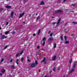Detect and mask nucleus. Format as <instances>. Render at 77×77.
Returning <instances> with one entry per match:
<instances>
[{
	"mask_svg": "<svg viewBox=\"0 0 77 77\" xmlns=\"http://www.w3.org/2000/svg\"><path fill=\"white\" fill-rule=\"evenodd\" d=\"M53 39V38L52 37H49L48 38L49 40H50V41H52Z\"/></svg>",
	"mask_w": 77,
	"mask_h": 77,
	"instance_id": "obj_19",
	"label": "nucleus"
},
{
	"mask_svg": "<svg viewBox=\"0 0 77 77\" xmlns=\"http://www.w3.org/2000/svg\"><path fill=\"white\" fill-rule=\"evenodd\" d=\"M66 0H63V2H66Z\"/></svg>",
	"mask_w": 77,
	"mask_h": 77,
	"instance_id": "obj_49",
	"label": "nucleus"
},
{
	"mask_svg": "<svg viewBox=\"0 0 77 77\" xmlns=\"http://www.w3.org/2000/svg\"><path fill=\"white\" fill-rule=\"evenodd\" d=\"M36 66V65L35 63H33L31 64V67L32 68H34V67H35Z\"/></svg>",
	"mask_w": 77,
	"mask_h": 77,
	"instance_id": "obj_4",
	"label": "nucleus"
},
{
	"mask_svg": "<svg viewBox=\"0 0 77 77\" xmlns=\"http://www.w3.org/2000/svg\"><path fill=\"white\" fill-rule=\"evenodd\" d=\"M65 77V75L63 76V77Z\"/></svg>",
	"mask_w": 77,
	"mask_h": 77,
	"instance_id": "obj_62",
	"label": "nucleus"
},
{
	"mask_svg": "<svg viewBox=\"0 0 77 77\" xmlns=\"http://www.w3.org/2000/svg\"><path fill=\"white\" fill-rule=\"evenodd\" d=\"M54 48H56V43H54Z\"/></svg>",
	"mask_w": 77,
	"mask_h": 77,
	"instance_id": "obj_22",
	"label": "nucleus"
},
{
	"mask_svg": "<svg viewBox=\"0 0 77 77\" xmlns=\"http://www.w3.org/2000/svg\"><path fill=\"white\" fill-rule=\"evenodd\" d=\"M7 37L5 36L4 35H2L1 37L2 39H5V38H6Z\"/></svg>",
	"mask_w": 77,
	"mask_h": 77,
	"instance_id": "obj_6",
	"label": "nucleus"
},
{
	"mask_svg": "<svg viewBox=\"0 0 77 77\" xmlns=\"http://www.w3.org/2000/svg\"><path fill=\"white\" fill-rule=\"evenodd\" d=\"M24 14V13H23L22 14H20L19 15L20 16L19 18H21V17H23Z\"/></svg>",
	"mask_w": 77,
	"mask_h": 77,
	"instance_id": "obj_7",
	"label": "nucleus"
},
{
	"mask_svg": "<svg viewBox=\"0 0 77 77\" xmlns=\"http://www.w3.org/2000/svg\"><path fill=\"white\" fill-rule=\"evenodd\" d=\"M45 59H46V58H45V57H44L43 60L41 62H44L45 61Z\"/></svg>",
	"mask_w": 77,
	"mask_h": 77,
	"instance_id": "obj_11",
	"label": "nucleus"
},
{
	"mask_svg": "<svg viewBox=\"0 0 77 77\" xmlns=\"http://www.w3.org/2000/svg\"><path fill=\"white\" fill-rule=\"evenodd\" d=\"M73 35H74V34H72L71 36H73Z\"/></svg>",
	"mask_w": 77,
	"mask_h": 77,
	"instance_id": "obj_53",
	"label": "nucleus"
},
{
	"mask_svg": "<svg viewBox=\"0 0 77 77\" xmlns=\"http://www.w3.org/2000/svg\"><path fill=\"white\" fill-rule=\"evenodd\" d=\"M9 32H10L9 31H7L5 32V35H7V34H8L9 33Z\"/></svg>",
	"mask_w": 77,
	"mask_h": 77,
	"instance_id": "obj_21",
	"label": "nucleus"
},
{
	"mask_svg": "<svg viewBox=\"0 0 77 77\" xmlns=\"http://www.w3.org/2000/svg\"><path fill=\"white\" fill-rule=\"evenodd\" d=\"M67 23H65V24L64 25V26H66V25H67Z\"/></svg>",
	"mask_w": 77,
	"mask_h": 77,
	"instance_id": "obj_47",
	"label": "nucleus"
},
{
	"mask_svg": "<svg viewBox=\"0 0 77 77\" xmlns=\"http://www.w3.org/2000/svg\"><path fill=\"white\" fill-rule=\"evenodd\" d=\"M0 75H1V76L2 75V73H0Z\"/></svg>",
	"mask_w": 77,
	"mask_h": 77,
	"instance_id": "obj_50",
	"label": "nucleus"
},
{
	"mask_svg": "<svg viewBox=\"0 0 77 77\" xmlns=\"http://www.w3.org/2000/svg\"><path fill=\"white\" fill-rule=\"evenodd\" d=\"M71 6H73V7H75L76 6H77V4H71Z\"/></svg>",
	"mask_w": 77,
	"mask_h": 77,
	"instance_id": "obj_9",
	"label": "nucleus"
},
{
	"mask_svg": "<svg viewBox=\"0 0 77 77\" xmlns=\"http://www.w3.org/2000/svg\"><path fill=\"white\" fill-rule=\"evenodd\" d=\"M29 17H31V15H29Z\"/></svg>",
	"mask_w": 77,
	"mask_h": 77,
	"instance_id": "obj_57",
	"label": "nucleus"
},
{
	"mask_svg": "<svg viewBox=\"0 0 77 77\" xmlns=\"http://www.w3.org/2000/svg\"><path fill=\"white\" fill-rule=\"evenodd\" d=\"M29 57H27V59H29Z\"/></svg>",
	"mask_w": 77,
	"mask_h": 77,
	"instance_id": "obj_52",
	"label": "nucleus"
},
{
	"mask_svg": "<svg viewBox=\"0 0 77 77\" xmlns=\"http://www.w3.org/2000/svg\"><path fill=\"white\" fill-rule=\"evenodd\" d=\"M52 35H53V33H51L50 34V36H52Z\"/></svg>",
	"mask_w": 77,
	"mask_h": 77,
	"instance_id": "obj_37",
	"label": "nucleus"
},
{
	"mask_svg": "<svg viewBox=\"0 0 77 77\" xmlns=\"http://www.w3.org/2000/svg\"><path fill=\"white\" fill-rule=\"evenodd\" d=\"M33 36H36V34L35 33H34L33 34Z\"/></svg>",
	"mask_w": 77,
	"mask_h": 77,
	"instance_id": "obj_41",
	"label": "nucleus"
},
{
	"mask_svg": "<svg viewBox=\"0 0 77 77\" xmlns=\"http://www.w3.org/2000/svg\"><path fill=\"white\" fill-rule=\"evenodd\" d=\"M77 64V62L76 61H75L73 63L72 66L73 68H74L75 67V66H76V64Z\"/></svg>",
	"mask_w": 77,
	"mask_h": 77,
	"instance_id": "obj_2",
	"label": "nucleus"
},
{
	"mask_svg": "<svg viewBox=\"0 0 77 77\" xmlns=\"http://www.w3.org/2000/svg\"><path fill=\"white\" fill-rule=\"evenodd\" d=\"M37 49H39V46H37Z\"/></svg>",
	"mask_w": 77,
	"mask_h": 77,
	"instance_id": "obj_42",
	"label": "nucleus"
},
{
	"mask_svg": "<svg viewBox=\"0 0 77 77\" xmlns=\"http://www.w3.org/2000/svg\"><path fill=\"white\" fill-rule=\"evenodd\" d=\"M38 62L37 61L35 60V65H38Z\"/></svg>",
	"mask_w": 77,
	"mask_h": 77,
	"instance_id": "obj_23",
	"label": "nucleus"
},
{
	"mask_svg": "<svg viewBox=\"0 0 77 77\" xmlns=\"http://www.w3.org/2000/svg\"><path fill=\"white\" fill-rule=\"evenodd\" d=\"M20 53H17V54H16V56L17 57H18V56H20Z\"/></svg>",
	"mask_w": 77,
	"mask_h": 77,
	"instance_id": "obj_18",
	"label": "nucleus"
},
{
	"mask_svg": "<svg viewBox=\"0 0 77 77\" xmlns=\"http://www.w3.org/2000/svg\"><path fill=\"white\" fill-rule=\"evenodd\" d=\"M28 62H30V60H29V59H28Z\"/></svg>",
	"mask_w": 77,
	"mask_h": 77,
	"instance_id": "obj_51",
	"label": "nucleus"
},
{
	"mask_svg": "<svg viewBox=\"0 0 77 77\" xmlns=\"http://www.w3.org/2000/svg\"><path fill=\"white\" fill-rule=\"evenodd\" d=\"M36 15H38V13H36Z\"/></svg>",
	"mask_w": 77,
	"mask_h": 77,
	"instance_id": "obj_58",
	"label": "nucleus"
},
{
	"mask_svg": "<svg viewBox=\"0 0 77 77\" xmlns=\"http://www.w3.org/2000/svg\"><path fill=\"white\" fill-rule=\"evenodd\" d=\"M64 30H66V29H64Z\"/></svg>",
	"mask_w": 77,
	"mask_h": 77,
	"instance_id": "obj_64",
	"label": "nucleus"
},
{
	"mask_svg": "<svg viewBox=\"0 0 77 77\" xmlns=\"http://www.w3.org/2000/svg\"><path fill=\"white\" fill-rule=\"evenodd\" d=\"M63 37V35H62L60 37V38L61 40H63V38H62Z\"/></svg>",
	"mask_w": 77,
	"mask_h": 77,
	"instance_id": "obj_25",
	"label": "nucleus"
},
{
	"mask_svg": "<svg viewBox=\"0 0 77 77\" xmlns=\"http://www.w3.org/2000/svg\"><path fill=\"white\" fill-rule=\"evenodd\" d=\"M11 68L12 69H15V68H16V67H15V66L13 65L11 66Z\"/></svg>",
	"mask_w": 77,
	"mask_h": 77,
	"instance_id": "obj_16",
	"label": "nucleus"
},
{
	"mask_svg": "<svg viewBox=\"0 0 77 77\" xmlns=\"http://www.w3.org/2000/svg\"><path fill=\"white\" fill-rule=\"evenodd\" d=\"M56 23H57V22H53V23H52V24L54 25V24H56Z\"/></svg>",
	"mask_w": 77,
	"mask_h": 77,
	"instance_id": "obj_31",
	"label": "nucleus"
},
{
	"mask_svg": "<svg viewBox=\"0 0 77 77\" xmlns=\"http://www.w3.org/2000/svg\"><path fill=\"white\" fill-rule=\"evenodd\" d=\"M52 18H54V17H52Z\"/></svg>",
	"mask_w": 77,
	"mask_h": 77,
	"instance_id": "obj_61",
	"label": "nucleus"
},
{
	"mask_svg": "<svg viewBox=\"0 0 77 77\" xmlns=\"http://www.w3.org/2000/svg\"><path fill=\"white\" fill-rule=\"evenodd\" d=\"M12 61H13V60H11L10 61V63H11L12 62Z\"/></svg>",
	"mask_w": 77,
	"mask_h": 77,
	"instance_id": "obj_45",
	"label": "nucleus"
},
{
	"mask_svg": "<svg viewBox=\"0 0 77 77\" xmlns=\"http://www.w3.org/2000/svg\"><path fill=\"white\" fill-rule=\"evenodd\" d=\"M15 32L14 31H13L12 32V34L14 35V34H15Z\"/></svg>",
	"mask_w": 77,
	"mask_h": 77,
	"instance_id": "obj_44",
	"label": "nucleus"
},
{
	"mask_svg": "<svg viewBox=\"0 0 77 77\" xmlns=\"http://www.w3.org/2000/svg\"><path fill=\"white\" fill-rule=\"evenodd\" d=\"M55 69H56V68L54 67V69H53V70L54 72H55Z\"/></svg>",
	"mask_w": 77,
	"mask_h": 77,
	"instance_id": "obj_40",
	"label": "nucleus"
},
{
	"mask_svg": "<svg viewBox=\"0 0 77 77\" xmlns=\"http://www.w3.org/2000/svg\"><path fill=\"white\" fill-rule=\"evenodd\" d=\"M23 60H24V58H23V57H22L21 58V61L23 62Z\"/></svg>",
	"mask_w": 77,
	"mask_h": 77,
	"instance_id": "obj_29",
	"label": "nucleus"
},
{
	"mask_svg": "<svg viewBox=\"0 0 77 77\" xmlns=\"http://www.w3.org/2000/svg\"><path fill=\"white\" fill-rule=\"evenodd\" d=\"M44 2L43 1H42L41 2L40 5H44Z\"/></svg>",
	"mask_w": 77,
	"mask_h": 77,
	"instance_id": "obj_13",
	"label": "nucleus"
},
{
	"mask_svg": "<svg viewBox=\"0 0 77 77\" xmlns=\"http://www.w3.org/2000/svg\"><path fill=\"white\" fill-rule=\"evenodd\" d=\"M50 32H51V31H49L48 32V34H50Z\"/></svg>",
	"mask_w": 77,
	"mask_h": 77,
	"instance_id": "obj_48",
	"label": "nucleus"
},
{
	"mask_svg": "<svg viewBox=\"0 0 77 77\" xmlns=\"http://www.w3.org/2000/svg\"><path fill=\"white\" fill-rule=\"evenodd\" d=\"M14 12L13 11H12L11 13V17H13V16H14Z\"/></svg>",
	"mask_w": 77,
	"mask_h": 77,
	"instance_id": "obj_10",
	"label": "nucleus"
},
{
	"mask_svg": "<svg viewBox=\"0 0 77 77\" xmlns=\"http://www.w3.org/2000/svg\"><path fill=\"white\" fill-rule=\"evenodd\" d=\"M56 59V56H54L52 58L53 60H54Z\"/></svg>",
	"mask_w": 77,
	"mask_h": 77,
	"instance_id": "obj_15",
	"label": "nucleus"
},
{
	"mask_svg": "<svg viewBox=\"0 0 77 77\" xmlns=\"http://www.w3.org/2000/svg\"><path fill=\"white\" fill-rule=\"evenodd\" d=\"M19 62V60L18 59H17L16 61L15 62L18 65V62Z\"/></svg>",
	"mask_w": 77,
	"mask_h": 77,
	"instance_id": "obj_12",
	"label": "nucleus"
},
{
	"mask_svg": "<svg viewBox=\"0 0 77 77\" xmlns=\"http://www.w3.org/2000/svg\"><path fill=\"white\" fill-rule=\"evenodd\" d=\"M6 71L5 70V69H3L1 70V72H2L3 73H4V72H5Z\"/></svg>",
	"mask_w": 77,
	"mask_h": 77,
	"instance_id": "obj_14",
	"label": "nucleus"
},
{
	"mask_svg": "<svg viewBox=\"0 0 77 77\" xmlns=\"http://www.w3.org/2000/svg\"><path fill=\"white\" fill-rule=\"evenodd\" d=\"M65 44H69V42H68L67 41H66L65 42Z\"/></svg>",
	"mask_w": 77,
	"mask_h": 77,
	"instance_id": "obj_24",
	"label": "nucleus"
},
{
	"mask_svg": "<svg viewBox=\"0 0 77 77\" xmlns=\"http://www.w3.org/2000/svg\"><path fill=\"white\" fill-rule=\"evenodd\" d=\"M2 29V28L1 27H0V30H1Z\"/></svg>",
	"mask_w": 77,
	"mask_h": 77,
	"instance_id": "obj_55",
	"label": "nucleus"
},
{
	"mask_svg": "<svg viewBox=\"0 0 77 77\" xmlns=\"http://www.w3.org/2000/svg\"><path fill=\"white\" fill-rule=\"evenodd\" d=\"M39 18H40V17H39V16L37 18V20H39Z\"/></svg>",
	"mask_w": 77,
	"mask_h": 77,
	"instance_id": "obj_33",
	"label": "nucleus"
},
{
	"mask_svg": "<svg viewBox=\"0 0 77 77\" xmlns=\"http://www.w3.org/2000/svg\"><path fill=\"white\" fill-rule=\"evenodd\" d=\"M40 33H41V29H39L38 33H37L38 35H39L40 34Z\"/></svg>",
	"mask_w": 77,
	"mask_h": 77,
	"instance_id": "obj_17",
	"label": "nucleus"
},
{
	"mask_svg": "<svg viewBox=\"0 0 77 77\" xmlns=\"http://www.w3.org/2000/svg\"><path fill=\"white\" fill-rule=\"evenodd\" d=\"M28 2V0H25L24 1V3H26V2Z\"/></svg>",
	"mask_w": 77,
	"mask_h": 77,
	"instance_id": "obj_30",
	"label": "nucleus"
},
{
	"mask_svg": "<svg viewBox=\"0 0 77 77\" xmlns=\"http://www.w3.org/2000/svg\"><path fill=\"white\" fill-rule=\"evenodd\" d=\"M23 23H24L25 24V22H23Z\"/></svg>",
	"mask_w": 77,
	"mask_h": 77,
	"instance_id": "obj_56",
	"label": "nucleus"
},
{
	"mask_svg": "<svg viewBox=\"0 0 77 77\" xmlns=\"http://www.w3.org/2000/svg\"><path fill=\"white\" fill-rule=\"evenodd\" d=\"M59 68H58V69H57L58 70H59Z\"/></svg>",
	"mask_w": 77,
	"mask_h": 77,
	"instance_id": "obj_60",
	"label": "nucleus"
},
{
	"mask_svg": "<svg viewBox=\"0 0 77 77\" xmlns=\"http://www.w3.org/2000/svg\"><path fill=\"white\" fill-rule=\"evenodd\" d=\"M4 61V59H2L1 60V63H2V62L3 61Z\"/></svg>",
	"mask_w": 77,
	"mask_h": 77,
	"instance_id": "obj_32",
	"label": "nucleus"
},
{
	"mask_svg": "<svg viewBox=\"0 0 77 77\" xmlns=\"http://www.w3.org/2000/svg\"><path fill=\"white\" fill-rule=\"evenodd\" d=\"M5 8H7V9H11L12 8V6L9 5H6Z\"/></svg>",
	"mask_w": 77,
	"mask_h": 77,
	"instance_id": "obj_3",
	"label": "nucleus"
},
{
	"mask_svg": "<svg viewBox=\"0 0 77 77\" xmlns=\"http://www.w3.org/2000/svg\"><path fill=\"white\" fill-rule=\"evenodd\" d=\"M37 54H38V55H40L41 54L39 53V52H37Z\"/></svg>",
	"mask_w": 77,
	"mask_h": 77,
	"instance_id": "obj_43",
	"label": "nucleus"
},
{
	"mask_svg": "<svg viewBox=\"0 0 77 77\" xmlns=\"http://www.w3.org/2000/svg\"><path fill=\"white\" fill-rule=\"evenodd\" d=\"M44 64H46V62H44Z\"/></svg>",
	"mask_w": 77,
	"mask_h": 77,
	"instance_id": "obj_54",
	"label": "nucleus"
},
{
	"mask_svg": "<svg viewBox=\"0 0 77 77\" xmlns=\"http://www.w3.org/2000/svg\"><path fill=\"white\" fill-rule=\"evenodd\" d=\"M45 42L44 41L43 42V45H45Z\"/></svg>",
	"mask_w": 77,
	"mask_h": 77,
	"instance_id": "obj_35",
	"label": "nucleus"
},
{
	"mask_svg": "<svg viewBox=\"0 0 77 77\" xmlns=\"http://www.w3.org/2000/svg\"><path fill=\"white\" fill-rule=\"evenodd\" d=\"M64 38H65V41H67V39H66V35L65 36H64Z\"/></svg>",
	"mask_w": 77,
	"mask_h": 77,
	"instance_id": "obj_26",
	"label": "nucleus"
},
{
	"mask_svg": "<svg viewBox=\"0 0 77 77\" xmlns=\"http://www.w3.org/2000/svg\"><path fill=\"white\" fill-rule=\"evenodd\" d=\"M3 9L2 8H1L0 9V11H1V12H2V11H3Z\"/></svg>",
	"mask_w": 77,
	"mask_h": 77,
	"instance_id": "obj_34",
	"label": "nucleus"
},
{
	"mask_svg": "<svg viewBox=\"0 0 77 77\" xmlns=\"http://www.w3.org/2000/svg\"><path fill=\"white\" fill-rule=\"evenodd\" d=\"M1 35H2V34L1 33Z\"/></svg>",
	"mask_w": 77,
	"mask_h": 77,
	"instance_id": "obj_63",
	"label": "nucleus"
},
{
	"mask_svg": "<svg viewBox=\"0 0 77 77\" xmlns=\"http://www.w3.org/2000/svg\"><path fill=\"white\" fill-rule=\"evenodd\" d=\"M8 46H6L5 47V49H6V48H8Z\"/></svg>",
	"mask_w": 77,
	"mask_h": 77,
	"instance_id": "obj_36",
	"label": "nucleus"
},
{
	"mask_svg": "<svg viewBox=\"0 0 77 77\" xmlns=\"http://www.w3.org/2000/svg\"><path fill=\"white\" fill-rule=\"evenodd\" d=\"M23 53V51H22L20 53V54L21 55Z\"/></svg>",
	"mask_w": 77,
	"mask_h": 77,
	"instance_id": "obj_39",
	"label": "nucleus"
},
{
	"mask_svg": "<svg viewBox=\"0 0 77 77\" xmlns=\"http://www.w3.org/2000/svg\"><path fill=\"white\" fill-rule=\"evenodd\" d=\"M44 77H47V76H44Z\"/></svg>",
	"mask_w": 77,
	"mask_h": 77,
	"instance_id": "obj_59",
	"label": "nucleus"
},
{
	"mask_svg": "<svg viewBox=\"0 0 77 77\" xmlns=\"http://www.w3.org/2000/svg\"><path fill=\"white\" fill-rule=\"evenodd\" d=\"M42 40H43V41H45L46 40V39L45 38V37L43 38Z\"/></svg>",
	"mask_w": 77,
	"mask_h": 77,
	"instance_id": "obj_28",
	"label": "nucleus"
},
{
	"mask_svg": "<svg viewBox=\"0 0 77 77\" xmlns=\"http://www.w3.org/2000/svg\"><path fill=\"white\" fill-rule=\"evenodd\" d=\"M72 23L73 24H77V23L75 22H72Z\"/></svg>",
	"mask_w": 77,
	"mask_h": 77,
	"instance_id": "obj_27",
	"label": "nucleus"
},
{
	"mask_svg": "<svg viewBox=\"0 0 77 77\" xmlns=\"http://www.w3.org/2000/svg\"><path fill=\"white\" fill-rule=\"evenodd\" d=\"M61 20V19L59 18L58 20V22L57 23V25H58L59 23L60 22V21Z\"/></svg>",
	"mask_w": 77,
	"mask_h": 77,
	"instance_id": "obj_8",
	"label": "nucleus"
},
{
	"mask_svg": "<svg viewBox=\"0 0 77 77\" xmlns=\"http://www.w3.org/2000/svg\"><path fill=\"white\" fill-rule=\"evenodd\" d=\"M8 24H9V22H7L6 24V25L7 26H8Z\"/></svg>",
	"mask_w": 77,
	"mask_h": 77,
	"instance_id": "obj_46",
	"label": "nucleus"
},
{
	"mask_svg": "<svg viewBox=\"0 0 77 77\" xmlns=\"http://www.w3.org/2000/svg\"><path fill=\"white\" fill-rule=\"evenodd\" d=\"M72 60V58H71L69 60V63L71 64V62Z\"/></svg>",
	"mask_w": 77,
	"mask_h": 77,
	"instance_id": "obj_20",
	"label": "nucleus"
},
{
	"mask_svg": "<svg viewBox=\"0 0 77 77\" xmlns=\"http://www.w3.org/2000/svg\"><path fill=\"white\" fill-rule=\"evenodd\" d=\"M63 12V11L61 10H57L55 11V13H61Z\"/></svg>",
	"mask_w": 77,
	"mask_h": 77,
	"instance_id": "obj_1",
	"label": "nucleus"
},
{
	"mask_svg": "<svg viewBox=\"0 0 77 77\" xmlns=\"http://www.w3.org/2000/svg\"><path fill=\"white\" fill-rule=\"evenodd\" d=\"M74 71H75V70L74 69L72 68L70 70V71L69 72V73L70 74H71V73H72V72H74Z\"/></svg>",
	"mask_w": 77,
	"mask_h": 77,
	"instance_id": "obj_5",
	"label": "nucleus"
},
{
	"mask_svg": "<svg viewBox=\"0 0 77 77\" xmlns=\"http://www.w3.org/2000/svg\"><path fill=\"white\" fill-rule=\"evenodd\" d=\"M60 0H59V1H57V3H60Z\"/></svg>",
	"mask_w": 77,
	"mask_h": 77,
	"instance_id": "obj_38",
	"label": "nucleus"
}]
</instances>
